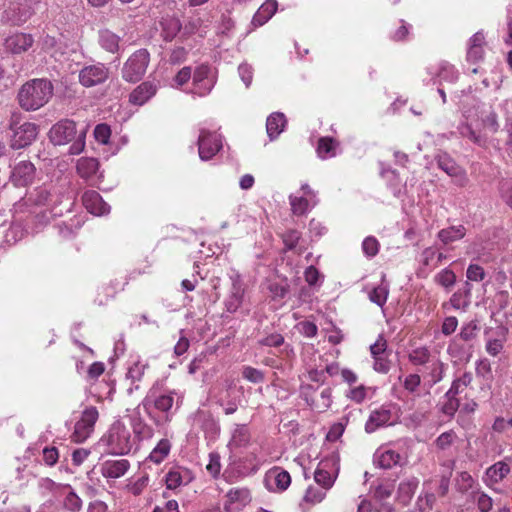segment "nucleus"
Masks as SVG:
<instances>
[{
	"label": "nucleus",
	"mask_w": 512,
	"mask_h": 512,
	"mask_svg": "<svg viewBox=\"0 0 512 512\" xmlns=\"http://www.w3.org/2000/svg\"><path fill=\"white\" fill-rule=\"evenodd\" d=\"M53 84L48 79L36 78L24 83L18 91L17 100L25 111H36L52 98Z\"/></svg>",
	"instance_id": "obj_1"
},
{
	"label": "nucleus",
	"mask_w": 512,
	"mask_h": 512,
	"mask_svg": "<svg viewBox=\"0 0 512 512\" xmlns=\"http://www.w3.org/2000/svg\"><path fill=\"white\" fill-rule=\"evenodd\" d=\"M141 406L156 424H159V421L154 418L153 409L163 414L165 422H170L179 408V397H177L175 391L161 393L156 386H153L149 389L138 408Z\"/></svg>",
	"instance_id": "obj_2"
},
{
	"label": "nucleus",
	"mask_w": 512,
	"mask_h": 512,
	"mask_svg": "<svg viewBox=\"0 0 512 512\" xmlns=\"http://www.w3.org/2000/svg\"><path fill=\"white\" fill-rule=\"evenodd\" d=\"M101 441L107 446L108 451L114 455L128 454L135 444V439L131 437L130 431L120 421L111 425Z\"/></svg>",
	"instance_id": "obj_3"
},
{
	"label": "nucleus",
	"mask_w": 512,
	"mask_h": 512,
	"mask_svg": "<svg viewBox=\"0 0 512 512\" xmlns=\"http://www.w3.org/2000/svg\"><path fill=\"white\" fill-rule=\"evenodd\" d=\"M150 61V54L146 49L135 51L124 63L122 78L130 83H136L144 76Z\"/></svg>",
	"instance_id": "obj_4"
},
{
	"label": "nucleus",
	"mask_w": 512,
	"mask_h": 512,
	"mask_svg": "<svg viewBox=\"0 0 512 512\" xmlns=\"http://www.w3.org/2000/svg\"><path fill=\"white\" fill-rule=\"evenodd\" d=\"M98 418L99 413L96 407H86L82 411L80 419L75 424L71 439L76 443L86 441L94 431V426Z\"/></svg>",
	"instance_id": "obj_5"
},
{
	"label": "nucleus",
	"mask_w": 512,
	"mask_h": 512,
	"mask_svg": "<svg viewBox=\"0 0 512 512\" xmlns=\"http://www.w3.org/2000/svg\"><path fill=\"white\" fill-rule=\"evenodd\" d=\"M189 420L192 427L201 429L208 439H216L220 434V425L209 410L198 409Z\"/></svg>",
	"instance_id": "obj_6"
},
{
	"label": "nucleus",
	"mask_w": 512,
	"mask_h": 512,
	"mask_svg": "<svg viewBox=\"0 0 512 512\" xmlns=\"http://www.w3.org/2000/svg\"><path fill=\"white\" fill-rule=\"evenodd\" d=\"M222 149V137L216 132L201 130L198 138V152L201 160L212 159Z\"/></svg>",
	"instance_id": "obj_7"
},
{
	"label": "nucleus",
	"mask_w": 512,
	"mask_h": 512,
	"mask_svg": "<svg viewBox=\"0 0 512 512\" xmlns=\"http://www.w3.org/2000/svg\"><path fill=\"white\" fill-rule=\"evenodd\" d=\"M13 136L11 138V147L13 149H21L29 146L37 137L38 127L31 122H24L17 126L16 123L11 125Z\"/></svg>",
	"instance_id": "obj_8"
},
{
	"label": "nucleus",
	"mask_w": 512,
	"mask_h": 512,
	"mask_svg": "<svg viewBox=\"0 0 512 512\" xmlns=\"http://www.w3.org/2000/svg\"><path fill=\"white\" fill-rule=\"evenodd\" d=\"M35 176V165L29 160H21L12 168L10 181L16 187H26L33 183Z\"/></svg>",
	"instance_id": "obj_9"
},
{
	"label": "nucleus",
	"mask_w": 512,
	"mask_h": 512,
	"mask_svg": "<svg viewBox=\"0 0 512 512\" xmlns=\"http://www.w3.org/2000/svg\"><path fill=\"white\" fill-rule=\"evenodd\" d=\"M108 78L109 69L100 63L85 66L79 72V82L87 88L100 85Z\"/></svg>",
	"instance_id": "obj_10"
},
{
	"label": "nucleus",
	"mask_w": 512,
	"mask_h": 512,
	"mask_svg": "<svg viewBox=\"0 0 512 512\" xmlns=\"http://www.w3.org/2000/svg\"><path fill=\"white\" fill-rule=\"evenodd\" d=\"M76 133L75 122L65 119L52 126L49 131V138L55 145H64L74 140Z\"/></svg>",
	"instance_id": "obj_11"
},
{
	"label": "nucleus",
	"mask_w": 512,
	"mask_h": 512,
	"mask_svg": "<svg viewBox=\"0 0 512 512\" xmlns=\"http://www.w3.org/2000/svg\"><path fill=\"white\" fill-rule=\"evenodd\" d=\"M32 34L16 32L8 36L4 41L5 50L13 55H21L34 45Z\"/></svg>",
	"instance_id": "obj_12"
},
{
	"label": "nucleus",
	"mask_w": 512,
	"mask_h": 512,
	"mask_svg": "<svg viewBox=\"0 0 512 512\" xmlns=\"http://www.w3.org/2000/svg\"><path fill=\"white\" fill-rule=\"evenodd\" d=\"M149 369L147 360L142 359L139 355H132L127 364L126 378L131 380L133 386L128 388V393L132 394L134 390L139 389V385L135 384L143 379L145 371Z\"/></svg>",
	"instance_id": "obj_13"
},
{
	"label": "nucleus",
	"mask_w": 512,
	"mask_h": 512,
	"mask_svg": "<svg viewBox=\"0 0 512 512\" xmlns=\"http://www.w3.org/2000/svg\"><path fill=\"white\" fill-rule=\"evenodd\" d=\"M264 483L272 492L285 491L291 484V476L280 467H274L265 474Z\"/></svg>",
	"instance_id": "obj_14"
},
{
	"label": "nucleus",
	"mask_w": 512,
	"mask_h": 512,
	"mask_svg": "<svg viewBox=\"0 0 512 512\" xmlns=\"http://www.w3.org/2000/svg\"><path fill=\"white\" fill-rule=\"evenodd\" d=\"M392 424L393 420L391 409L388 406H381L370 413L365 424V431L367 433H373L383 426Z\"/></svg>",
	"instance_id": "obj_15"
},
{
	"label": "nucleus",
	"mask_w": 512,
	"mask_h": 512,
	"mask_svg": "<svg viewBox=\"0 0 512 512\" xmlns=\"http://www.w3.org/2000/svg\"><path fill=\"white\" fill-rule=\"evenodd\" d=\"M438 167L447 173L449 176L455 178L456 183L459 186H465L468 182L465 170L459 166L451 157L448 155H440L437 159Z\"/></svg>",
	"instance_id": "obj_16"
},
{
	"label": "nucleus",
	"mask_w": 512,
	"mask_h": 512,
	"mask_svg": "<svg viewBox=\"0 0 512 512\" xmlns=\"http://www.w3.org/2000/svg\"><path fill=\"white\" fill-rule=\"evenodd\" d=\"M98 169L99 162L96 158L92 157H82L78 159L76 164L78 175L85 181L89 182L90 185L96 184V173Z\"/></svg>",
	"instance_id": "obj_17"
},
{
	"label": "nucleus",
	"mask_w": 512,
	"mask_h": 512,
	"mask_svg": "<svg viewBox=\"0 0 512 512\" xmlns=\"http://www.w3.org/2000/svg\"><path fill=\"white\" fill-rule=\"evenodd\" d=\"M192 480V473L187 468L181 466L171 468L165 476V483L168 489H176L182 485H187Z\"/></svg>",
	"instance_id": "obj_18"
},
{
	"label": "nucleus",
	"mask_w": 512,
	"mask_h": 512,
	"mask_svg": "<svg viewBox=\"0 0 512 512\" xmlns=\"http://www.w3.org/2000/svg\"><path fill=\"white\" fill-rule=\"evenodd\" d=\"M82 202L91 214L103 215L109 211V206L103 201L101 195L94 190L85 191L82 195Z\"/></svg>",
	"instance_id": "obj_19"
},
{
	"label": "nucleus",
	"mask_w": 512,
	"mask_h": 512,
	"mask_svg": "<svg viewBox=\"0 0 512 512\" xmlns=\"http://www.w3.org/2000/svg\"><path fill=\"white\" fill-rule=\"evenodd\" d=\"M157 92V85L151 81H144L129 95V102L141 106L151 99Z\"/></svg>",
	"instance_id": "obj_20"
},
{
	"label": "nucleus",
	"mask_w": 512,
	"mask_h": 512,
	"mask_svg": "<svg viewBox=\"0 0 512 512\" xmlns=\"http://www.w3.org/2000/svg\"><path fill=\"white\" fill-rule=\"evenodd\" d=\"M404 389L412 395L410 402H407L410 409L415 408L416 400L418 398L423 400V393L429 391L428 389L421 386V379L418 374H409L404 378L403 381Z\"/></svg>",
	"instance_id": "obj_21"
},
{
	"label": "nucleus",
	"mask_w": 512,
	"mask_h": 512,
	"mask_svg": "<svg viewBox=\"0 0 512 512\" xmlns=\"http://www.w3.org/2000/svg\"><path fill=\"white\" fill-rule=\"evenodd\" d=\"M130 468L127 459L106 460L101 465V474L105 478L117 479L125 475Z\"/></svg>",
	"instance_id": "obj_22"
},
{
	"label": "nucleus",
	"mask_w": 512,
	"mask_h": 512,
	"mask_svg": "<svg viewBox=\"0 0 512 512\" xmlns=\"http://www.w3.org/2000/svg\"><path fill=\"white\" fill-rule=\"evenodd\" d=\"M509 473V465L503 461H498L487 468L483 481L488 487H492L501 482Z\"/></svg>",
	"instance_id": "obj_23"
},
{
	"label": "nucleus",
	"mask_w": 512,
	"mask_h": 512,
	"mask_svg": "<svg viewBox=\"0 0 512 512\" xmlns=\"http://www.w3.org/2000/svg\"><path fill=\"white\" fill-rule=\"evenodd\" d=\"M131 427L138 441L149 440L154 435V429L141 417L138 409L131 416Z\"/></svg>",
	"instance_id": "obj_24"
},
{
	"label": "nucleus",
	"mask_w": 512,
	"mask_h": 512,
	"mask_svg": "<svg viewBox=\"0 0 512 512\" xmlns=\"http://www.w3.org/2000/svg\"><path fill=\"white\" fill-rule=\"evenodd\" d=\"M419 483V479L415 476H410L400 482L397 490V497L403 505L410 503L415 494V491L419 486Z\"/></svg>",
	"instance_id": "obj_25"
},
{
	"label": "nucleus",
	"mask_w": 512,
	"mask_h": 512,
	"mask_svg": "<svg viewBox=\"0 0 512 512\" xmlns=\"http://www.w3.org/2000/svg\"><path fill=\"white\" fill-rule=\"evenodd\" d=\"M410 360L416 365L429 364L432 371L433 383H436L442 379V366L437 360H429L428 354H409Z\"/></svg>",
	"instance_id": "obj_26"
},
{
	"label": "nucleus",
	"mask_w": 512,
	"mask_h": 512,
	"mask_svg": "<svg viewBox=\"0 0 512 512\" xmlns=\"http://www.w3.org/2000/svg\"><path fill=\"white\" fill-rule=\"evenodd\" d=\"M282 241L285 246V251H295L301 255L305 251V247L300 245L301 232L296 229H289L281 235Z\"/></svg>",
	"instance_id": "obj_27"
},
{
	"label": "nucleus",
	"mask_w": 512,
	"mask_h": 512,
	"mask_svg": "<svg viewBox=\"0 0 512 512\" xmlns=\"http://www.w3.org/2000/svg\"><path fill=\"white\" fill-rule=\"evenodd\" d=\"M286 124V118L283 113H272L266 121V131L271 140L276 139L283 131Z\"/></svg>",
	"instance_id": "obj_28"
},
{
	"label": "nucleus",
	"mask_w": 512,
	"mask_h": 512,
	"mask_svg": "<svg viewBox=\"0 0 512 512\" xmlns=\"http://www.w3.org/2000/svg\"><path fill=\"white\" fill-rule=\"evenodd\" d=\"M277 7L276 0H266L253 16V24L258 26L265 24L275 14Z\"/></svg>",
	"instance_id": "obj_29"
},
{
	"label": "nucleus",
	"mask_w": 512,
	"mask_h": 512,
	"mask_svg": "<svg viewBox=\"0 0 512 512\" xmlns=\"http://www.w3.org/2000/svg\"><path fill=\"white\" fill-rule=\"evenodd\" d=\"M431 393L425 391L423 393V400L421 401L419 408L409 414V420L415 425H420L424 420L427 419V415L431 408Z\"/></svg>",
	"instance_id": "obj_30"
},
{
	"label": "nucleus",
	"mask_w": 512,
	"mask_h": 512,
	"mask_svg": "<svg viewBox=\"0 0 512 512\" xmlns=\"http://www.w3.org/2000/svg\"><path fill=\"white\" fill-rule=\"evenodd\" d=\"M172 443L167 438H162L158 441L156 446L152 449L147 460L154 464L162 463L170 454Z\"/></svg>",
	"instance_id": "obj_31"
},
{
	"label": "nucleus",
	"mask_w": 512,
	"mask_h": 512,
	"mask_svg": "<svg viewBox=\"0 0 512 512\" xmlns=\"http://www.w3.org/2000/svg\"><path fill=\"white\" fill-rule=\"evenodd\" d=\"M401 455L391 449L377 451L375 454V463L382 469H391L400 464Z\"/></svg>",
	"instance_id": "obj_32"
},
{
	"label": "nucleus",
	"mask_w": 512,
	"mask_h": 512,
	"mask_svg": "<svg viewBox=\"0 0 512 512\" xmlns=\"http://www.w3.org/2000/svg\"><path fill=\"white\" fill-rule=\"evenodd\" d=\"M339 142L333 137H321L318 139L316 152L321 159L332 158L336 156V150Z\"/></svg>",
	"instance_id": "obj_33"
},
{
	"label": "nucleus",
	"mask_w": 512,
	"mask_h": 512,
	"mask_svg": "<svg viewBox=\"0 0 512 512\" xmlns=\"http://www.w3.org/2000/svg\"><path fill=\"white\" fill-rule=\"evenodd\" d=\"M251 436L247 425L237 424L233 429L231 439L229 441V447L241 448L246 447L250 442Z\"/></svg>",
	"instance_id": "obj_34"
},
{
	"label": "nucleus",
	"mask_w": 512,
	"mask_h": 512,
	"mask_svg": "<svg viewBox=\"0 0 512 512\" xmlns=\"http://www.w3.org/2000/svg\"><path fill=\"white\" fill-rule=\"evenodd\" d=\"M52 201V194L45 186L35 188L25 199L26 204L47 206Z\"/></svg>",
	"instance_id": "obj_35"
},
{
	"label": "nucleus",
	"mask_w": 512,
	"mask_h": 512,
	"mask_svg": "<svg viewBox=\"0 0 512 512\" xmlns=\"http://www.w3.org/2000/svg\"><path fill=\"white\" fill-rule=\"evenodd\" d=\"M244 296V288L239 281H234L230 295L226 299L225 305L228 312L233 313L241 306Z\"/></svg>",
	"instance_id": "obj_36"
},
{
	"label": "nucleus",
	"mask_w": 512,
	"mask_h": 512,
	"mask_svg": "<svg viewBox=\"0 0 512 512\" xmlns=\"http://www.w3.org/2000/svg\"><path fill=\"white\" fill-rule=\"evenodd\" d=\"M466 235V228L463 225L450 226L448 228L441 229L437 237L444 244H450L461 240Z\"/></svg>",
	"instance_id": "obj_37"
},
{
	"label": "nucleus",
	"mask_w": 512,
	"mask_h": 512,
	"mask_svg": "<svg viewBox=\"0 0 512 512\" xmlns=\"http://www.w3.org/2000/svg\"><path fill=\"white\" fill-rule=\"evenodd\" d=\"M471 294V286L470 283L467 281L465 283V290L462 292L460 290L456 291L452 294L449 304L454 309H465L469 306V298Z\"/></svg>",
	"instance_id": "obj_38"
},
{
	"label": "nucleus",
	"mask_w": 512,
	"mask_h": 512,
	"mask_svg": "<svg viewBox=\"0 0 512 512\" xmlns=\"http://www.w3.org/2000/svg\"><path fill=\"white\" fill-rule=\"evenodd\" d=\"M99 43L106 51L117 53L119 50L120 37L109 30H104L100 33Z\"/></svg>",
	"instance_id": "obj_39"
},
{
	"label": "nucleus",
	"mask_w": 512,
	"mask_h": 512,
	"mask_svg": "<svg viewBox=\"0 0 512 512\" xmlns=\"http://www.w3.org/2000/svg\"><path fill=\"white\" fill-rule=\"evenodd\" d=\"M326 464L321 462L314 472V479L317 484L322 486L323 489H330L335 481V478L325 470Z\"/></svg>",
	"instance_id": "obj_40"
},
{
	"label": "nucleus",
	"mask_w": 512,
	"mask_h": 512,
	"mask_svg": "<svg viewBox=\"0 0 512 512\" xmlns=\"http://www.w3.org/2000/svg\"><path fill=\"white\" fill-rule=\"evenodd\" d=\"M289 202L293 215L302 216L307 213L311 201L304 196L290 195Z\"/></svg>",
	"instance_id": "obj_41"
},
{
	"label": "nucleus",
	"mask_w": 512,
	"mask_h": 512,
	"mask_svg": "<svg viewBox=\"0 0 512 512\" xmlns=\"http://www.w3.org/2000/svg\"><path fill=\"white\" fill-rule=\"evenodd\" d=\"M434 281L446 290H450L456 283V274L450 268H445L435 275Z\"/></svg>",
	"instance_id": "obj_42"
},
{
	"label": "nucleus",
	"mask_w": 512,
	"mask_h": 512,
	"mask_svg": "<svg viewBox=\"0 0 512 512\" xmlns=\"http://www.w3.org/2000/svg\"><path fill=\"white\" fill-rule=\"evenodd\" d=\"M389 288L386 284H380L374 287L369 293V299L371 302L377 304L382 307L388 298Z\"/></svg>",
	"instance_id": "obj_43"
},
{
	"label": "nucleus",
	"mask_w": 512,
	"mask_h": 512,
	"mask_svg": "<svg viewBox=\"0 0 512 512\" xmlns=\"http://www.w3.org/2000/svg\"><path fill=\"white\" fill-rule=\"evenodd\" d=\"M227 497L231 503H240L242 505H246L251 500L250 491L247 488L230 489Z\"/></svg>",
	"instance_id": "obj_44"
},
{
	"label": "nucleus",
	"mask_w": 512,
	"mask_h": 512,
	"mask_svg": "<svg viewBox=\"0 0 512 512\" xmlns=\"http://www.w3.org/2000/svg\"><path fill=\"white\" fill-rule=\"evenodd\" d=\"M471 381V377L464 375L460 379H456L452 382L450 389L445 393L444 398H457V395L461 394L468 386Z\"/></svg>",
	"instance_id": "obj_45"
},
{
	"label": "nucleus",
	"mask_w": 512,
	"mask_h": 512,
	"mask_svg": "<svg viewBox=\"0 0 512 512\" xmlns=\"http://www.w3.org/2000/svg\"><path fill=\"white\" fill-rule=\"evenodd\" d=\"M472 498L476 502L480 512H489L493 506L492 498L483 491H473Z\"/></svg>",
	"instance_id": "obj_46"
},
{
	"label": "nucleus",
	"mask_w": 512,
	"mask_h": 512,
	"mask_svg": "<svg viewBox=\"0 0 512 512\" xmlns=\"http://www.w3.org/2000/svg\"><path fill=\"white\" fill-rule=\"evenodd\" d=\"M393 362L388 358V354H373V368L379 373L386 374L390 371Z\"/></svg>",
	"instance_id": "obj_47"
},
{
	"label": "nucleus",
	"mask_w": 512,
	"mask_h": 512,
	"mask_svg": "<svg viewBox=\"0 0 512 512\" xmlns=\"http://www.w3.org/2000/svg\"><path fill=\"white\" fill-rule=\"evenodd\" d=\"M457 439V435L453 430H449L440 434L434 444L440 450L448 449L454 441Z\"/></svg>",
	"instance_id": "obj_48"
},
{
	"label": "nucleus",
	"mask_w": 512,
	"mask_h": 512,
	"mask_svg": "<svg viewBox=\"0 0 512 512\" xmlns=\"http://www.w3.org/2000/svg\"><path fill=\"white\" fill-rule=\"evenodd\" d=\"M362 249L367 257H374L379 252L380 243L375 237L368 236L363 240Z\"/></svg>",
	"instance_id": "obj_49"
},
{
	"label": "nucleus",
	"mask_w": 512,
	"mask_h": 512,
	"mask_svg": "<svg viewBox=\"0 0 512 512\" xmlns=\"http://www.w3.org/2000/svg\"><path fill=\"white\" fill-rule=\"evenodd\" d=\"M331 396H332L331 388H328V387L324 388L320 393V399H318L315 402H312L310 405L314 406L315 408H317L321 411H325L328 408H330V406H331V403H332Z\"/></svg>",
	"instance_id": "obj_50"
},
{
	"label": "nucleus",
	"mask_w": 512,
	"mask_h": 512,
	"mask_svg": "<svg viewBox=\"0 0 512 512\" xmlns=\"http://www.w3.org/2000/svg\"><path fill=\"white\" fill-rule=\"evenodd\" d=\"M421 263L424 267L433 270L438 267V263L435 256V248H425L421 254Z\"/></svg>",
	"instance_id": "obj_51"
},
{
	"label": "nucleus",
	"mask_w": 512,
	"mask_h": 512,
	"mask_svg": "<svg viewBox=\"0 0 512 512\" xmlns=\"http://www.w3.org/2000/svg\"><path fill=\"white\" fill-rule=\"evenodd\" d=\"M207 472L213 477L217 478L221 471L220 455L216 452L209 454V462L206 465Z\"/></svg>",
	"instance_id": "obj_52"
},
{
	"label": "nucleus",
	"mask_w": 512,
	"mask_h": 512,
	"mask_svg": "<svg viewBox=\"0 0 512 512\" xmlns=\"http://www.w3.org/2000/svg\"><path fill=\"white\" fill-rule=\"evenodd\" d=\"M166 25L167 26H164L163 28V36L166 41H171L180 31L181 25L177 19H170L166 21Z\"/></svg>",
	"instance_id": "obj_53"
},
{
	"label": "nucleus",
	"mask_w": 512,
	"mask_h": 512,
	"mask_svg": "<svg viewBox=\"0 0 512 512\" xmlns=\"http://www.w3.org/2000/svg\"><path fill=\"white\" fill-rule=\"evenodd\" d=\"M486 273L482 266L478 264H470L466 271V277L469 281L480 282L484 280Z\"/></svg>",
	"instance_id": "obj_54"
},
{
	"label": "nucleus",
	"mask_w": 512,
	"mask_h": 512,
	"mask_svg": "<svg viewBox=\"0 0 512 512\" xmlns=\"http://www.w3.org/2000/svg\"><path fill=\"white\" fill-rule=\"evenodd\" d=\"M325 495L326 493L323 490L310 486L306 490L303 499L305 502L316 504L320 503L324 499Z\"/></svg>",
	"instance_id": "obj_55"
},
{
	"label": "nucleus",
	"mask_w": 512,
	"mask_h": 512,
	"mask_svg": "<svg viewBox=\"0 0 512 512\" xmlns=\"http://www.w3.org/2000/svg\"><path fill=\"white\" fill-rule=\"evenodd\" d=\"M460 407V401L458 398H444V401L441 405V411L443 414L447 416H453Z\"/></svg>",
	"instance_id": "obj_56"
},
{
	"label": "nucleus",
	"mask_w": 512,
	"mask_h": 512,
	"mask_svg": "<svg viewBox=\"0 0 512 512\" xmlns=\"http://www.w3.org/2000/svg\"><path fill=\"white\" fill-rule=\"evenodd\" d=\"M63 504L66 509L75 512L81 509L82 501L74 491H70L66 495Z\"/></svg>",
	"instance_id": "obj_57"
},
{
	"label": "nucleus",
	"mask_w": 512,
	"mask_h": 512,
	"mask_svg": "<svg viewBox=\"0 0 512 512\" xmlns=\"http://www.w3.org/2000/svg\"><path fill=\"white\" fill-rule=\"evenodd\" d=\"M111 136L110 127L107 124H98L94 129V137L101 144H107Z\"/></svg>",
	"instance_id": "obj_58"
},
{
	"label": "nucleus",
	"mask_w": 512,
	"mask_h": 512,
	"mask_svg": "<svg viewBox=\"0 0 512 512\" xmlns=\"http://www.w3.org/2000/svg\"><path fill=\"white\" fill-rule=\"evenodd\" d=\"M242 375L246 380L252 383H260L264 380L263 373L260 370L250 366H245L243 368Z\"/></svg>",
	"instance_id": "obj_59"
},
{
	"label": "nucleus",
	"mask_w": 512,
	"mask_h": 512,
	"mask_svg": "<svg viewBox=\"0 0 512 512\" xmlns=\"http://www.w3.org/2000/svg\"><path fill=\"white\" fill-rule=\"evenodd\" d=\"M192 77V69L189 66L183 67L178 71L176 76L174 77V82L177 87H182L187 84Z\"/></svg>",
	"instance_id": "obj_60"
},
{
	"label": "nucleus",
	"mask_w": 512,
	"mask_h": 512,
	"mask_svg": "<svg viewBox=\"0 0 512 512\" xmlns=\"http://www.w3.org/2000/svg\"><path fill=\"white\" fill-rule=\"evenodd\" d=\"M477 331V324L474 321H471L462 327L459 335L464 341H470L476 336Z\"/></svg>",
	"instance_id": "obj_61"
},
{
	"label": "nucleus",
	"mask_w": 512,
	"mask_h": 512,
	"mask_svg": "<svg viewBox=\"0 0 512 512\" xmlns=\"http://www.w3.org/2000/svg\"><path fill=\"white\" fill-rule=\"evenodd\" d=\"M210 67L208 65L198 66L193 73V83L205 82L209 79Z\"/></svg>",
	"instance_id": "obj_62"
},
{
	"label": "nucleus",
	"mask_w": 512,
	"mask_h": 512,
	"mask_svg": "<svg viewBox=\"0 0 512 512\" xmlns=\"http://www.w3.org/2000/svg\"><path fill=\"white\" fill-rule=\"evenodd\" d=\"M409 34V26L404 22L400 21L399 26L392 32L391 38L394 41H402L405 40Z\"/></svg>",
	"instance_id": "obj_63"
},
{
	"label": "nucleus",
	"mask_w": 512,
	"mask_h": 512,
	"mask_svg": "<svg viewBox=\"0 0 512 512\" xmlns=\"http://www.w3.org/2000/svg\"><path fill=\"white\" fill-rule=\"evenodd\" d=\"M59 454L58 450L55 447H46L43 449V460L49 465L53 466L58 461Z\"/></svg>",
	"instance_id": "obj_64"
}]
</instances>
